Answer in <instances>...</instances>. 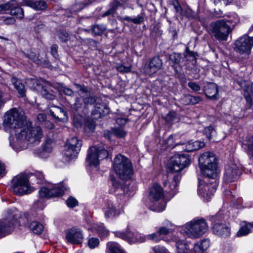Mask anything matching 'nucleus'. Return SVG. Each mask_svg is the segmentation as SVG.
Returning <instances> with one entry per match:
<instances>
[{
  "label": "nucleus",
  "mask_w": 253,
  "mask_h": 253,
  "mask_svg": "<svg viewBox=\"0 0 253 253\" xmlns=\"http://www.w3.org/2000/svg\"><path fill=\"white\" fill-rule=\"evenodd\" d=\"M3 125L14 130L15 137L13 142H10V145L16 152L26 149L29 143L39 142L42 137L41 128L33 126L21 108H13L7 111L4 115Z\"/></svg>",
  "instance_id": "f257e3e1"
},
{
  "label": "nucleus",
  "mask_w": 253,
  "mask_h": 253,
  "mask_svg": "<svg viewBox=\"0 0 253 253\" xmlns=\"http://www.w3.org/2000/svg\"><path fill=\"white\" fill-rule=\"evenodd\" d=\"M199 165L203 174L208 178L215 180L217 176V159L214 154L206 152L198 159Z\"/></svg>",
  "instance_id": "f03ea898"
},
{
  "label": "nucleus",
  "mask_w": 253,
  "mask_h": 253,
  "mask_svg": "<svg viewBox=\"0 0 253 253\" xmlns=\"http://www.w3.org/2000/svg\"><path fill=\"white\" fill-rule=\"evenodd\" d=\"M229 22V21L224 19L212 21L210 25V31L211 36L219 41H227L229 35L234 28L228 25Z\"/></svg>",
  "instance_id": "7ed1b4c3"
},
{
  "label": "nucleus",
  "mask_w": 253,
  "mask_h": 253,
  "mask_svg": "<svg viewBox=\"0 0 253 253\" xmlns=\"http://www.w3.org/2000/svg\"><path fill=\"white\" fill-rule=\"evenodd\" d=\"M113 168L120 178L124 180L130 179L133 173L131 162L122 154H118L115 158Z\"/></svg>",
  "instance_id": "20e7f679"
},
{
  "label": "nucleus",
  "mask_w": 253,
  "mask_h": 253,
  "mask_svg": "<svg viewBox=\"0 0 253 253\" xmlns=\"http://www.w3.org/2000/svg\"><path fill=\"white\" fill-rule=\"evenodd\" d=\"M208 230V225L203 218L194 219L184 225V231L190 237L198 238L202 236Z\"/></svg>",
  "instance_id": "39448f33"
},
{
  "label": "nucleus",
  "mask_w": 253,
  "mask_h": 253,
  "mask_svg": "<svg viewBox=\"0 0 253 253\" xmlns=\"http://www.w3.org/2000/svg\"><path fill=\"white\" fill-rule=\"evenodd\" d=\"M12 183L13 191L16 195H24L30 191L29 179L25 174H21L15 176L12 179Z\"/></svg>",
  "instance_id": "423d86ee"
},
{
  "label": "nucleus",
  "mask_w": 253,
  "mask_h": 253,
  "mask_svg": "<svg viewBox=\"0 0 253 253\" xmlns=\"http://www.w3.org/2000/svg\"><path fill=\"white\" fill-rule=\"evenodd\" d=\"M17 211L8 210V216L0 220V236H5L11 233L14 229V226L17 222Z\"/></svg>",
  "instance_id": "0eeeda50"
},
{
  "label": "nucleus",
  "mask_w": 253,
  "mask_h": 253,
  "mask_svg": "<svg viewBox=\"0 0 253 253\" xmlns=\"http://www.w3.org/2000/svg\"><path fill=\"white\" fill-rule=\"evenodd\" d=\"M190 163L191 160L188 155H175L170 160L169 170L173 172H179L187 167Z\"/></svg>",
  "instance_id": "6e6552de"
},
{
  "label": "nucleus",
  "mask_w": 253,
  "mask_h": 253,
  "mask_svg": "<svg viewBox=\"0 0 253 253\" xmlns=\"http://www.w3.org/2000/svg\"><path fill=\"white\" fill-rule=\"evenodd\" d=\"M253 46V37L244 35L235 42L234 50L240 54H250Z\"/></svg>",
  "instance_id": "1a4fd4ad"
},
{
  "label": "nucleus",
  "mask_w": 253,
  "mask_h": 253,
  "mask_svg": "<svg viewBox=\"0 0 253 253\" xmlns=\"http://www.w3.org/2000/svg\"><path fill=\"white\" fill-rule=\"evenodd\" d=\"M82 145V141L77 137L70 138L66 144L64 155L70 158L76 157L80 151Z\"/></svg>",
  "instance_id": "9d476101"
},
{
  "label": "nucleus",
  "mask_w": 253,
  "mask_h": 253,
  "mask_svg": "<svg viewBox=\"0 0 253 253\" xmlns=\"http://www.w3.org/2000/svg\"><path fill=\"white\" fill-rule=\"evenodd\" d=\"M8 10H10V14L16 16L17 18L21 19L24 17V10L16 0H11L5 3L0 4V12Z\"/></svg>",
  "instance_id": "9b49d317"
},
{
  "label": "nucleus",
  "mask_w": 253,
  "mask_h": 253,
  "mask_svg": "<svg viewBox=\"0 0 253 253\" xmlns=\"http://www.w3.org/2000/svg\"><path fill=\"white\" fill-rule=\"evenodd\" d=\"M163 67V62L158 56H155L150 58L145 64L143 71L148 76L155 74L158 71L161 70Z\"/></svg>",
  "instance_id": "f8f14e48"
},
{
  "label": "nucleus",
  "mask_w": 253,
  "mask_h": 253,
  "mask_svg": "<svg viewBox=\"0 0 253 253\" xmlns=\"http://www.w3.org/2000/svg\"><path fill=\"white\" fill-rule=\"evenodd\" d=\"M241 173V170L236 164L232 163L225 168L224 180L227 183L234 182L238 179Z\"/></svg>",
  "instance_id": "ddd939ff"
},
{
  "label": "nucleus",
  "mask_w": 253,
  "mask_h": 253,
  "mask_svg": "<svg viewBox=\"0 0 253 253\" xmlns=\"http://www.w3.org/2000/svg\"><path fill=\"white\" fill-rule=\"evenodd\" d=\"M66 239L72 244H81L84 239L82 231L76 227L68 229L66 231Z\"/></svg>",
  "instance_id": "4468645a"
},
{
  "label": "nucleus",
  "mask_w": 253,
  "mask_h": 253,
  "mask_svg": "<svg viewBox=\"0 0 253 253\" xmlns=\"http://www.w3.org/2000/svg\"><path fill=\"white\" fill-rule=\"evenodd\" d=\"M206 177H205L204 182L206 183L203 185L202 183H200L198 186V192L203 197L206 198L207 200L210 199L211 196L213 195V193L215 192L216 188H215V185H212L211 184L214 183L215 180H212L210 182V184L209 183V179Z\"/></svg>",
  "instance_id": "2eb2a0df"
},
{
  "label": "nucleus",
  "mask_w": 253,
  "mask_h": 253,
  "mask_svg": "<svg viewBox=\"0 0 253 253\" xmlns=\"http://www.w3.org/2000/svg\"><path fill=\"white\" fill-rule=\"evenodd\" d=\"M106 218H108L111 217H115L120 214V211L118 209L111 200H107L104 207L103 208Z\"/></svg>",
  "instance_id": "dca6fc26"
},
{
  "label": "nucleus",
  "mask_w": 253,
  "mask_h": 253,
  "mask_svg": "<svg viewBox=\"0 0 253 253\" xmlns=\"http://www.w3.org/2000/svg\"><path fill=\"white\" fill-rule=\"evenodd\" d=\"M109 111V108L105 104L96 103L92 111L91 115L96 120L108 114Z\"/></svg>",
  "instance_id": "f3484780"
},
{
  "label": "nucleus",
  "mask_w": 253,
  "mask_h": 253,
  "mask_svg": "<svg viewBox=\"0 0 253 253\" xmlns=\"http://www.w3.org/2000/svg\"><path fill=\"white\" fill-rule=\"evenodd\" d=\"M213 233L221 237H227L230 234V228L228 226L222 223H215L212 227Z\"/></svg>",
  "instance_id": "a211bd4d"
},
{
  "label": "nucleus",
  "mask_w": 253,
  "mask_h": 253,
  "mask_svg": "<svg viewBox=\"0 0 253 253\" xmlns=\"http://www.w3.org/2000/svg\"><path fill=\"white\" fill-rule=\"evenodd\" d=\"M86 160L90 166L97 167L99 165V159L97 155V147L93 146L89 148Z\"/></svg>",
  "instance_id": "6ab92c4d"
},
{
  "label": "nucleus",
  "mask_w": 253,
  "mask_h": 253,
  "mask_svg": "<svg viewBox=\"0 0 253 253\" xmlns=\"http://www.w3.org/2000/svg\"><path fill=\"white\" fill-rule=\"evenodd\" d=\"M169 59L171 61L170 66L175 72H180V70L182 69L181 62L183 59L180 53H172L169 56Z\"/></svg>",
  "instance_id": "aec40b11"
},
{
  "label": "nucleus",
  "mask_w": 253,
  "mask_h": 253,
  "mask_svg": "<svg viewBox=\"0 0 253 253\" xmlns=\"http://www.w3.org/2000/svg\"><path fill=\"white\" fill-rule=\"evenodd\" d=\"M39 199L37 202V208L42 210L46 206L45 202L47 199V188L43 186L39 191Z\"/></svg>",
  "instance_id": "412c9836"
},
{
  "label": "nucleus",
  "mask_w": 253,
  "mask_h": 253,
  "mask_svg": "<svg viewBox=\"0 0 253 253\" xmlns=\"http://www.w3.org/2000/svg\"><path fill=\"white\" fill-rule=\"evenodd\" d=\"M163 190L161 186L155 184L149 190V197L155 201H158L163 197Z\"/></svg>",
  "instance_id": "4be33fe9"
},
{
  "label": "nucleus",
  "mask_w": 253,
  "mask_h": 253,
  "mask_svg": "<svg viewBox=\"0 0 253 253\" xmlns=\"http://www.w3.org/2000/svg\"><path fill=\"white\" fill-rule=\"evenodd\" d=\"M204 91L208 98L216 99V96L218 94V88L215 84L213 83L208 84L204 87Z\"/></svg>",
  "instance_id": "5701e85b"
},
{
  "label": "nucleus",
  "mask_w": 253,
  "mask_h": 253,
  "mask_svg": "<svg viewBox=\"0 0 253 253\" xmlns=\"http://www.w3.org/2000/svg\"><path fill=\"white\" fill-rule=\"evenodd\" d=\"M23 3L36 10H44L46 8V2L42 0L34 1L33 0H24Z\"/></svg>",
  "instance_id": "b1692460"
},
{
  "label": "nucleus",
  "mask_w": 253,
  "mask_h": 253,
  "mask_svg": "<svg viewBox=\"0 0 253 253\" xmlns=\"http://www.w3.org/2000/svg\"><path fill=\"white\" fill-rule=\"evenodd\" d=\"M244 95L249 107L253 109V84L245 87Z\"/></svg>",
  "instance_id": "393cba45"
},
{
  "label": "nucleus",
  "mask_w": 253,
  "mask_h": 253,
  "mask_svg": "<svg viewBox=\"0 0 253 253\" xmlns=\"http://www.w3.org/2000/svg\"><path fill=\"white\" fill-rule=\"evenodd\" d=\"M11 82L14 88L17 90L19 95L21 97H24L25 95L26 90L25 86L21 81L15 77H12Z\"/></svg>",
  "instance_id": "a878e982"
},
{
  "label": "nucleus",
  "mask_w": 253,
  "mask_h": 253,
  "mask_svg": "<svg viewBox=\"0 0 253 253\" xmlns=\"http://www.w3.org/2000/svg\"><path fill=\"white\" fill-rule=\"evenodd\" d=\"M204 134L210 141L212 142H217L219 141V139L216 136V130L211 126L205 127L204 130Z\"/></svg>",
  "instance_id": "bb28decb"
},
{
  "label": "nucleus",
  "mask_w": 253,
  "mask_h": 253,
  "mask_svg": "<svg viewBox=\"0 0 253 253\" xmlns=\"http://www.w3.org/2000/svg\"><path fill=\"white\" fill-rule=\"evenodd\" d=\"M241 225V227L237 234L238 237L248 235L250 233L251 229L253 228V224L246 221H243Z\"/></svg>",
  "instance_id": "cd10ccee"
},
{
  "label": "nucleus",
  "mask_w": 253,
  "mask_h": 253,
  "mask_svg": "<svg viewBox=\"0 0 253 253\" xmlns=\"http://www.w3.org/2000/svg\"><path fill=\"white\" fill-rule=\"evenodd\" d=\"M63 190L56 185L49 184L48 182V198L59 196L63 193Z\"/></svg>",
  "instance_id": "c85d7f7f"
},
{
  "label": "nucleus",
  "mask_w": 253,
  "mask_h": 253,
  "mask_svg": "<svg viewBox=\"0 0 253 253\" xmlns=\"http://www.w3.org/2000/svg\"><path fill=\"white\" fill-rule=\"evenodd\" d=\"M116 236L120 237L125 240H126L131 243L135 241L134 234L130 231H127L126 233L117 231L114 232Z\"/></svg>",
  "instance_id": "c756f323"
},
{
  "label": "nucleus",
  "mask_w": 253,
  "mask_h": 253,
  "mask_svg": "<svg viewBox=\"0 0 253 253\" xmlns=\"http://www.w3.org/2000/svg\"><path fill=\"white\" fill-rule=\"evenodd\" d=\"M176 247L178 253H189L190 252L189 245L184 241H178L176 243Z\"/></svg>",
  "instance_id": "7c9ffc66"
},
{
  "label": "nucleus",
  "mask_w": 253,
  "mask_h": 253,
  "mask_svg": "<svg viewBox=\"0 0 253 253\" xmlns=\"http://www.w3.org/2000/svg\"><path fill=\"white\" fill-rule=\"evenodd\" d=\"M183 55L186 61L190 62L192 65H194L196 63V56H197V54L190 51L188 47H186Z\"/></svg>",
  "instance_id": "2f4dec72"
},
{
  "label": "nucleus",
  "mask_w": 253,
  "mask_h": 253,
  "mask_svg": "<svg viewBox=\"0 0 253 253\" xmlns=\"http://www.w3.org/2000/svg\"><path fill=\"white\" fill-rule=\"evenodd\" d=\"M245 149L251 159L253 160V136L249 138L244 143Z\"/></svg>",
  "instance_id": "473e14b6"
},
{
  "label": "nucleus",
  "mask_w": 253,
  "mask_h": 253,
  "mask_svg": "<svg viewBox=\"0 0 253 253\" xmlns=\"http://www.w3.org/2000/svg\"><path fill=\"white\" fill-rule=\"evenodd\" d=\"M24 54L27 58H29L38 65H43L45 64L46 59L45 55H44V58L41 57V58H38V57H37L36 59H34V58L36 57V55L35 53L30 52L29 53H24Z\"/></svg>",
  "instance_id": "72a5a7b5"
},
{
  "label": "nucleus",
  "mask_w": 253,
  "mask_h": 253,
  "mask_svg": "<svg viewBox=\"0 0 253 253\" xmlns=\"http://www.w3.org/2000/svg\"><path fill=\"white\" fill-rule=\"evenodd\" d=\"M107 246L109 253H125L117 243L109 242Z\"/></svg>",
  "instance_id": "f704fd0d"
},
{
  "label": "nucleus",
  "mask_w": 253,
  "mask_h": 253,
  "mask_svg": "<svg viewBox=\"0 0 253 253\" xmlns=\"http://www.w3.org/2000/svg\"><path fill=\"white\" fill-rule=\"evenodd\" d=\"M95 230L98 236L101 239H104L107 237L109 234V231L107 229L103 224L97 225L95 227Z\"/></svg>",
  "instance_id": "c9c22d12"
},
{
  "label": "nucleus",
  "mask_w": 253,
  "mask_h": 253,
  "mask_svg": "<svg viewBox=\"0 0 253 253\" xmlns=\"http://www.w3.org/2000/svg\"><path fill=\"white\" fill-rule=\"evenodd\" d=\"M29 228L33 233L39 234L42 233L43 227L42 224L37 221H33L29 225Z\"/></svg>",
  "instance_id": "e433bc0d"
},
{
  "label": "nucleus",
  "mask_w": 253,
  "mask_h": 253,
  "mask_svg": "<svg viewBox=\"0 0 253 253\" xmlns=\"http://www.w3.org/2000/svg\"><path fill=\"white\" fill-rule=\"evenodd\" d=\"M30 81L34 84H36V86H34V87L39 91L41 92V93L45 98H47V91L46 87L43 86L42 84H39L36 80H31Z\"/></svg>",
  "instance_id": "4c0bfd02"
},
{
  "label": "nucleus",
  "mask_w": 253,
  "mask_h": 253,
  "mask_svg": "<svg viewBox=\"0 0 253 253\" xmlns=\"http://www.w3.org/2000/svg\"><path fill=\"white\" fill-rule=\"evenodd\" d=\"M180 179L181 175L177 174L173 176V181L169 184V187L172 191L173 193L176 192V187L178 186Z\"/></svg>",
  "instance_id": "58836bf2"
},
{
  "label": "nucleus",
  "mask_w": 253,
  "mask_h": 253,
  "mask_svg": "<svg viewBox=\"0 0 253 253\" xmlns=\"http://www.w3.org/2000/svg\"><path fill=\"white\" fill-rule=\"evenodd\" d=\"M30 178H31V180L34 179H37V183L41 184L43 183L45 180L42 173L40 171H36L33 173H31Z\"/></svg>",
  "instance_id": "ea45409f"
},
{
  "label": "nucleus",
  "mask_w": 253,
  "mask_h": 253,
  "mask_svg": "<svg viewBox=\"0 0 253 253\" xmlns=\"http://www.w3.org/2000/svg\"><path fill=\"white\" fill-rule=\"evenodd\" d=\"M58 91L57 86H52V84L48 82V99L53 100L55 97V94Z\"/></svg>",
  "instance_id": "a19ab883"
},
{
  "label": "nucleus",
  "mask_w": 253,
  "mask_h": 253,
  "mask_svg": "<svg viewBox=\"0 0 253 253\" xmlns=\"http://www.w3.org/2000/svg\"><path fill=\"white\" fill-rule=\"evenodd\" d=\"M58 38L63 42H67L70 39L69 34L64 30H59L57 32Z\"/></svg>",
  "instance_id": "79ce46f5"
},
{
  "label": "nucleus",
  "mask_w": 253,
  "mask_h": 253,
  "mask_svg": "<svg viewBox=\"0 0 253 253\" xmlns=\"http://www.w3.org/2000/svg\"><path fill=\"white\" fill-rule=\"evenodd\" d=\"M178 145L182 146V149L185 152H190L195 151L193 147V144L191 142H188L187 143H182L176 144L174 146H177Z\"/></svg>",
  "instance_id": "37998d69"
},
{
  "label": "nucleus",
  "mask_w": 253,
  "mask_h": 253,
  "mask_svg": "<svg viewBox=\"0 0 253 253\" xmlns=\"http://www.w3.org/2000/svg\"><path fill=\"white\" fill-rule=\"evenodd\" d=\"M116 69L121 73H128L131 72V66H125L121 63H119L116 65Z\"/></svg>",
  "instance_id": "c03bdc74"
},
{
  "label": "nucleus",
  "mask_w": 253,
  "mask_h": 253,
  "mask_svg": "<svg viewBox=\"0 0 253 253\" xmlns=\"http://www.w3.org/2000/svg\"><path fill=\"white\" fill-rule=\"evenodd\" d=\"M112 134L117 137L123 138L126 135V132L123 128L120 127L113 128L112 129Z\"/></svg>",
  "instance_id": "a18cd8bd"
},
{
  "label": "nucleus",
  "mask_w": 253,
  "mask_h": 253,
  "mask_svg": "<svg viewBox=\"0 0 253 253\" xmlns=\"http://www.w3.org/2000/svg\"><path fill=\"white\" fill-rule=\"evenodd\" d=\"M47 152V140H45L41 149L37 150V153L41 157L46 158Z\"/></svg>",
  "instance_id": "49530a36"
},
{
  "label": "nucleus",
  "mask_w": 253,
  "mask_h": 253,
  "mask_svg": "<svg viewBox=\"0 0 253 253\" xmlns=\"http://www.w3.org/2000/svg\"><path fill=\"white\" fill-rule=\"evenodd\" d=\"M106 30L103 25L95 24L92 28V32L96 35H100L103 33Z\"/></svg>",
  "instance_id": "de8ad7c7"
},
{
  "label": "nucleus",
  "mask_w": 253,
  "mask_h": 253,
  "mask_svg": "<svg viewBox=\"0 0 253 253\" xmlns=\"http://www.w3.org/2000/svg\"><path fill=\"white\" fill-rule=\"evenodd\" d=\"M74 85L76 86V88L78 89V93L82 97H84V96L83 95V94L86 95L89 93L87 87L85 85H82L78 84H75Z\"/></svg>",
  "instance_id": "09e8293b"
},
{
  "label": "nucleus",
  "mask_w": 253,
  "mask_h": 253,
  "mask_svg": "<svg viewBox=\"0 0 253 253\" xmlns=\"http://www.w3.org/2000/svg\"><path fill=\"white\" fill-rule=\"evenodd\" d=\"M95 122L92 120H87L85 123L84 129L87 132H92L95 129Z\"/></svg>",
  "instance_id": "8fccbe9b"
},
{
  "label": "nucleus",
  "mask_w": 253,
  "mask_h": 253,
  "mask_svg": "<svg viewBox=\"0 0 253 253\" xmlns=\"http://www.w3.org/2000/svg\"><path fill=\"white\" fill-rule=\"evenodd\" d=\"M97 155L99 160L107 158L108 152L107 150L101 148H97Z\"/></svg>",
  "instance_id": "3c124183"
},
{
  "label": "nucleus",
  "mask_w": 253,
  "mask_h": 253,
  "mask_svg": "<svg viewBox=\"0 0 253 253\" xmlns=\"http://www.w3.org/2000/svg\"><path fill=\"white\" fill-rule=\"evenodd\" d=\"M88 245L90 249H94L99 244V241L97 238H91L88 241Z\"/></svg>",
  "instance_id": "603ef678"
},
{
  "label": "nucleus",
  "mask_w": 253,
  "mask_h": 253,
  "mask_svg": "<svg viewBox=\"0 0 253 253\" xmlns=\"http://www.w3.org/2000/svg\"><path fill=\"white\" fill-rule=\"evenodd\" d=\"M84 105L83 99L78 97L74 104V108L76 111H78L83 107Z\"/></svg>",
  "instance_id": "864d4df0"
},
{
  "label": "nucleus",
  "mask_w": 253,
  "mask_h": 253,
  "mask_svg": "<svg viewBox=\"0 0 253 253\" xmlns=\"http://www.w3.org/2000/svg\"><path fill=\"white\" fill-rule=\"evenodd\" d=\"M86 96L85 97H83L84 98L83 99L84 105H92L95 102L96 100L94 97L91 96L90 95L88 96L87 94Z\"/></svg>",
  "instance_id": "5fc2aeb1"
},
{
  "label": "nucleus",
  "mask_w": 253,
  "mask_h": 253,
  "mask_svg": "<svg viewBox=\"0 0 253 253\" xmlns=\"http://www.w3.org/2000/svg\"><path fill=\"white\" fill-rule=\"evenodd\" d=\"M186 99L189 101V103L192 104H196L201 101V97L198 96L189 95L186 96Z\"/></svg>",
  "instance_id": "6e6d98bb"
},
{
  "label": "nucleus",
  "mask_w": 253,
  "mask_h": 253,
  "mask_svg": "<svg viewBox=\"0 0 253 253\" xmlns=\"http://www.w3.org/2000/svg\"><path fill=\"white\" fill-rule=\"evenodd\" d=\"M147 238L148 239L155 241L156 242H158L162 239L160 235H159L158 232H157L156 233L148 235L147 236Z\"/></svg>",
  "instance_id": "4d7b16f0"
},
{
  "label": "nucleus",
  "mask_w": 253,
  "mask_h": 253,
  "mask_svg": "<svg viewBox=\"0 0 253 253\" xmlns=\"http://www.w3.org/2000/svg\"><path fill=\"white\" fill-rule=\"evenodd\" d=\"M121 5V3L120 2L117 0H113L109 4L110 8L114 12V13L116 11L118 8Z\"/></svg>",
  "instance_id": "13d9d810"
},
{
  "label": "nucleus",
  "mask_w": 253,
  "mask_h": 253,
  "mask_svg": "<svg viewBox=\"0 0 253 253\" xmlns=\"http://www.w3.org/2000/svg\"><path fill=\"white\" fill-rule=\"evenodd\" d=\"M49 112L53 117L58 119L59 118L58 115H56V114L58 115L59 113H61L62 111L60 108L54 107H53V110L49 109Z\"/></svg>",
  "instance_id": "bf43d9fd"
},
{
  "label": "nucleus",
  "mask_w": 253,
  "mask_h": 253,
  "mask_svg": "<svg viewBox=\"0 0 253 253\" xmlns=\"http://www.w3.org/2000/svg\"><path fill=\"white\" fill-rule=\"evenodd\" d=\"M66 203L69 207L73 208L77 205L78 201L75 198L70 197L67 200Z\"/></svg>",
  "instance_id": "052dcab7"
},
{
  "label": "nucleus",
  "mask_w": 253,
  "mask_h": 253,
  "mask_svg": "<svg viewBox=\"0 0 253 253\" xmlns=\"http://www.w3.org/2000/svg\"><path fill=\"white\" fill-rule=\"evenodd\" d=\"M157 232L160 236L161 235H167L170 233V229L165 227V226H162L159 228Z\"/></svg>",
  "instance_id": "680f3d73"
},
{
  "label": "nucleus",
  "mask_w": 253,
  "mask_h": 253,
  "mask_svg": "<svg viewBox=\"0 0 253 253\" xmlns=\"http://www.w3.org/2000/svg\"><path fill=\"white\" fill-rule=\"evenodd\" d=\"M176 77L179 79L180 82L182 84H185L186 82V79L185 75L182 73V69L180 70V72H175Z\"/></svg>",
  "instance_id": "e2e57ef3"
},
{
  "label": "nucleus",
  "mask_w": 253,
  "mask_h": 253,
  "mask_svg": "<svg viewBox=\"0 0 253 253\" xmlns=\"http://www.w3.org/2000/svg\"><path fill=\"white\" fill-rule=\"evenodd\" d=\"M188 86L190 88L195 92L199 91L201 89L200 86L195 82H190L188 83Z\"/></svg>",
  "instance_id": "0e129e2a"
},
{
  "label": "nucleus",
  "mask_w": 253,
  "mask_h": 253,
  "mask_svg": "<svg viewBox=\"0 0 253 253\" xmlns=\"http://www.w3.org/2000/svg\"><path fill=\"white\" fill-rule=\"evenodd\" d=\"M172 4L173 5L175 10L177 13H181L182 8L177 0H171Z\"/></svg>",
  "instance_id": "69168bd1"
},
{
  "label": "nucleus",
  "mask_w": 253,
  "mask_h": 253,
  "mask_svg": "<svg viewBox=\"0 0 253 253\" xmlns=\"http://www.w3.org/2000/svg\"><path fill=\"white\" fill-rule=\"evenodd\" d=\"M58 47L57 45L55 44L52 45L51 47L50 53L55 59H57L58 58Z\"/></svg>",
  "instance_id": "338daca9"
},
{
  "label": "nucleus",
  "mask_w": 253,
  "mask_h": 253,
  "mask_svg": "<svg viewBox=\"0 0 253 253\" xmlns=\"http://www.w3.org/2000/svg\"><path fill=\"white\" fill-rule=\"evenodd\" d=\"M153 251L155 253H169L165 248L159 246L153 247Z\"/></svg>",
  "instance_id": "774afa93"
}]
</instances>
